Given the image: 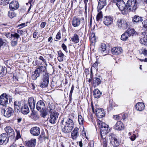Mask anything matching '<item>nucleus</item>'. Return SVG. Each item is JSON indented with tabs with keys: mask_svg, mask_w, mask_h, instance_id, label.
Instances as JSON below:
<instances>
[{
	"mask_svg": "<svg viewBox=\"0 0 147 147\" xmlns=\"http://www.w3.org/2000/svg\"><path fill=\"white\" fill-rule=\"evenodd\" d=\"M61 124L63 131L65 133H68L73 129L74 123L72 119L68 118L66 121H65L64 119L62 120Z\"/></svg>",
	"mask_w": 147,
	"mask_h": 147,
	"instance_id": "nucleus-1",
	"label": "nucleus"
},
{
	"mask_svg": "<svg viewBox=\"0 0 147 147\" xmlns=\"http://www.w3.org/2000/svg\"><path fill=\"white\" fill-rule=\"evenodd\" d=\"M46 72V68L42 66L38 67L33 72L32 75V78L33 80H36L39 77L40 74H45Z\"/></svg>",
	"mask_w": 147,
	"mask_h": 147,
	"instance_id": "nucleus-2",
	"label": "nucleus"
},
{
	"mask_svg": "<svg viewBox=\"0 0 147 147\" xmlns=\"http://www.w3.org/2000/svg\"><path fill=\"white\" fill-rule=\"evenodd\" d=\"M139 3L137 0H128L127 3V10L135 12L138 8Z\"/></svg>",
	"mask_w": 147,
	"mask_h": 147,
	"instance_id": "nucleus-3",
	"label": "nucleus"
},
{
	"mask_svg": "<svg viewBox=\"0 0 147 147\" xmlns=\"http://www.w3.org/2000/svg\"><path fill=\"white\" fill-rule=\"evenodd\" d=\"M42 79V81L40 84V86L42 88L46 87L47 86L49 81V75L46 72L43 75Z\"/></svg>",
	"mask_w": 147,
	"mask_h": 147,
	"instance_id": "nucleus-4",
	"label": "nucleus"
},
{
	"mask_svg": "<svg viewBox=\"0 0 147 147\" xmlns=\"http://www.w3.org/2000/svg\"><path fill=\"white\" fill-rule=\"evenodd\" d=\"M98 126L100 129V131L103 132L105 134H106L108 132V125L105 123L102 122L100 120L97 121Z\"/></svg>",
	"mask_w": 147,
	"mask_h": 147,
	"instance_id": "nucleus-5",
	"label": "nucleus"
},
{
	"mask_svg": "<svg viewBox=\"0 0 147 147\" xmlns=\"http://www.w3.org/2000/svg\"><path fill=\"white\" fill-rule=\"evenodd\" d=\"M109 138L111 144L114 147H117L119 144V142L116 138L115 135L113 133H110L109 135Z\"/></svg>",
	"mask_w": 147,
	"mask_h": 147,
	"instance_id": "nucleus-6",
	"label": "nucleus"
},
{
	"mask_svg": "<svg viewBox=\"0 0 147 147\" xmlns=\"http://www.w3.org/2000/svg\"><path fill=\"white\" fill-rule=\"evenodd\" d=\"M116 5L121 11H122L123 14H126L127 12V5L126 7L125 3L123 1H121V2H117Z\"/></svg>",
	"mask_w": 147,
	"mask_h": 147,
	"instance_id": "nucleus-7",
	"label": "nucleus"
},
{
	"mask_svg": "<svg viewBox=\"0 0 147 147\" xmlns=\"http://www.w3.org/2000/svg\"><path fill=\"white\" fill-rule=\"evenodd\" d=\"M13 110L11 108L8 107L5 109H2L1 112L4 116L7 117H9L13 115Z\"/></svg>",
	"mask_w": 147,
	"mask_h": 147,
	"instance_id": "nucleus-8",
	"label": "nucleus"
},
{
	"mask_svg": "<svg viewBox=\"0 0 147 147\" xmlns=\"http://www.w3.org/2000/svg\"><path fill=\"white\" fill-rule=\"evenodd\" d=\"M9 96L5 93L2 94L0 96V105H7L8 102Z\"/></svg>",
	"mask_w": 147,
	"mask_h": 147,
	"instance_id": "nucleus-9",
	"label": "nucleus"
},
{
	"mask_svg": "<svg viewBox=\"0 0 147 147\" xmlns=\"http://www.w3.org/2000/svg\"><path fill=\"white\" fill-rule=\"evenodd\" d=\"M9 137L6 134H2L0 135V144L5 145L8 142Z\"/></svg>",
	"mask_w": 147,
	"mask_h": 147,
	"instance_id": "nucleus-10",
	"label": "nucleus"
},
{
	"mask_svg": "<svg viewBox=\"0 0 147 147\" xmlns=\"http://www.w3.org/2000/svg\"><path fill=\"white\" fill-rule=\"evenodd\" d=\"M59 115V113L57 112L51 113L49 118L50 122L53 124L56 123Z\"/></svg>",
	"mask_w": 147,
	"mask_h": 147,
	"instance_id": "nucleus-11",
	"label": "nucleus"
},
{
	"mask_svg": "<svg viewBox=\"0 0 147 147\" xmlns=\"http://www.w3.org/2000/svg\"><path fill=\"white\" fill-rule=\"evenodd\" d=\"M117 24L119 28H122L125 29L127 28L128 26L126 21L122 19H118L117 21Z\"/></svg>",
	"mask_w": 147,
	"mask_h": 147,
	"instance_id": "nucleus-12",
	"label": "nucleus"
},
{
	"mask_svg": "<svg viewBox=\"0 0 147 147\" xmlns=\"http://www.w3.org/2000/svg\"><path fill=\"white\" fill-rule=\"evenodd\" d=\"M113 17L109 16H106L104 17L103 22L104 24L106 26H109L113 23Z\"/></svg>",
	"mask_w": 147,
	"mask_h": 147,
	"instance_id": "nucleus-13",
	"label": "nucleus"
},
{
	"mask_svg": "<svg viewBox=\"0 0 147 147\" xmlns=\"http://www.w3.org/2000/svg\"><path fill=\"white\" fill-rule=\"evenodd\" d=\"M30 132L33 136H38L40 134V129L38 127H34L30 129Z\"/></svg>",
	"mask_w": 147,
	"mask_h": 147,
	"instance_id": "nucleus-14",
	"label": "nucleus"
},
{
	"mask_svg": "<svg viewBox=\"0 0 147 147\" xmlns=\"http://www.w3.org/2000/svg\"><path fill=\"white\" fill-rule=\"evenodd\" d=\"M45 107L44 102L42 100H40L38 101L36 104V109L40 111H41L42 110H45Z\"/></svg>",
	"mask_w": 147,
	"mask_h": 147,
	"instance_id": "nucleus-15",
	"label": "nucleus"
},
{
	"mask_svg": "<svg viewBox=\"0 0 147 147\" xmlns=\"http://www.w3.org/2000/svg\"><path fill=\"white\" fill-rule=\"evenodd\" d=\"M95 112L96 116L99 118H102L105 115L104 110L102 108L98 109L96 108Z\"/></svg>",
	"mask_w": 147,
	"mask_h": 147,
	"instance_id": "nucleus-16",
	"label": "nucleus"
},
{
	"mask_svg": "<svg viewBox=\"0 0 147 147\" xmlns=\"http://www.w3.org/2000/svg\"><path fill=\"white\" fill-rule=\"evenodd\" d=\"M111 52L114 55H118L121 54L123 52L122 48L120 47H114L111 49Z\"/></svg>",
	"mask_w": 147,
	"mask_h": 147,
	"instance_id": "nucleus-17",
	"label": "nucleus"
},
{
	"mask_svg": "<svg viewBox=\"0 0 147 147\" xmlns=\"http://www.w3.org/2000/svg\"><path fill=\"white\" fill-rule=\"evenodd\" d=\"M5 130L7 135L13 138L15 136L14 132L13 129L10 126H7L5 128Z\"/></svg>",
	"mask_w": 147,
	"mask_h": 147,
	"instance_id": "nucleus-18",
	"label": "nucleus"
},
{
	"mask_svg": "<svg viewBox=\"0 0 147 147\" xmlns=\"http://www.w3.org/2000/svg\"><path fill=\"white\" fill-rule=\"evenodd\" d=\"M80 18L76 17H74L72 21V26L74 27L78 26L80 24Z\"/></svg>",
	"mask_w": 147,
	"mask_h": 147,
	"instance_id": "nucleus-19",
	"label": "nucleus"
},
{
	"mask_svg": "<svg viewBox=\"0 0 147 147\" xmlns=\"http://www.w3.org/2000/svg\"><path fill=\"white\" fill-rule=\"evenodd\" d=\"M36 144V140L35 139H31L25 142V144L28 147H34Z\"/></svg>",
	"mask_w": 147,
	"mask_h": 147,
	"instance_id": "nucleus-20",
	"label": "nucleus"
},
{
	"mask_svg": "<svg viewBox=\"0 0 147 147\" xmlns=\"http://www.w3.org/2000/svg\"><path fill=\"white\" fill-rule=\"evenodd\" d=\"M9 7L11 10H16L19 7L18 3L16 1H13L9 4Z\"/></svg>",
	"mask_w": 147,
	"mask_h": 147,
	"instance_id": "nucleus-21",
	"label": "nucleus"
},
{
	"mask_svg": "<svg viewBox=\"0 0 147 147\" xmlns=\"http://www.w3.org/2000/svg\"><path fill=\"white\" fill-rule=\"evenodd\" d=\"M107 5L106 0H99L98 1L97 9L100 10Z\"/></svg>",
	"mask_w": 147,
	"mask_h": 147,
	"instance_id": "nucleus-22",
	"label": "nucleus"
},
{
	"mask_svg": "<svg viewBox=\"0 0 147 147\" xmlns=\"http://www.w3.org/2000/svg\"><path fill=\"white\" fill-rule=\"evenodd\" d=\"M28 103L30 109L31 110L34 109L36 103V101L34 100V98L32 97L28 99Z\"/></svg>",
	"mask_w": 147,
	"mask_h": 147,
	"instance_id": "nucleus-23",
	"label": "nucleus"
},
{
	"mask_svg": "<svg viewBox=\"0 0 147 147\" xmlns=\"http://www.w3.org/2000/svg\"><path fill=\"white\" fill-rule=\"evenodd\" d=\"M124 127L123 123L120 121H117L114 126L115 129L118 130H121L123 129Z\"/></svg>",
	"mask_w": 147,
	"mask_h": 147,
	"instance_id": "nucleus-24",
	"label": "nucleus"
},
{
	"mask_svg": "<svg viewBox=\"0 0 147 147\" xmlns=\"http://www.w3.org/2000/svg\"><path fill=\"white\" fill-rule=\"evenodd\" d=\"M144 105L142 102L137 103L135 106L136 109L137 110L141 111L144 110Z\"/></svg>",
	"mask_w": 147,
	"mask_h": 147,
	"instance_id": "nucleus-25",
	"label": "nucleus"
},
{
	"mask_svg": "<svg viewBox=\"0 0 147 147\" xmlns=\"http://www.w3.org/2000/svg\"><path fill=\"white\" fill-rule=\"evenodd\" d=\"M79 131V129L77 128H75L72 132L71 136L72 138L74 140L76 139L78 136V132Z\"/></svg>",
	"mask_w": 147,
	"mask_h": 147,
	"instance_id": "nucleus-26",
	"label": "nucleus"
},
{
	"mask_svg": "<svg viewBox=\"0 0 147 147\" xmlns=\"http://www.w3.org/2000/svg\"><path fill=\"white\" fill-rule=\"evenodd\" d=\"M55 106L53 103H49L48 105L47 110L50 113L56 112L55 111Z\"/></svg>",
	"mask_w": 147,
	"mask_h": 147,
	"instance_id": "nucleus-27",
	"label": "nucleus"
},
{
	"mask_svg": "<svg viewBox=\"0 0 147 147\" xmlns=\"http://www.w3.org/2000/svg\"><path fill=\"white\" fill-rule=\"evenodd\" d=\"M21 112L24 114H27L29 112V109L28 106L24 105L21 109Z\"/></svg>",
	"mask_w": 147,
	"mask_h": 147,
	"instance_id": "nucleus-28",
	"label": "nucleus"
},
{
	"mask_svg": "<svg viewBox=\"0 0 147 147\" xmlns=\"http://www.w3.org/2000/svg\"><path fill=\"white\" fill-rule=\"evenodd\" d=\"M101 82V80L100 78L95 77L93 79V84L94 86H96L100 84Z\"/></svg>",
	"mask_w": 147,
	"mask_h": 147,
	"instance_id": "nucleus-29",
	"label": "nucleus"
},
{
	"mask_svg": "<svg viewBox=\"0 0 147 147\" xmlns=\"http://www.w3.org/2000/svg\"><path fill=\"white\" fill-rule=\"evenodd\" d=\"M14 105L15 111L18 112L21 107L20 102L18 101H16L14 102Z\"/></svg>",
	"mask_w": 147,
	"mask_h": 147,
	"instance_id": "nucleus-30",
	"label": "nucleus"
},
{
	"mask_svg": "<svg viewBox=\"0 0 147 147\" xmlns=\"http://www.w3.org/2000/svg\"><path fill=\"white\" fill-rule=\"evenodd\" d=\"M102 94V92L98 89H96L93 91V95L95 98H98L100 97Z\"/></svg>",
	"mask_w": 147,
	"mask_h": 147,
	"instance_id": "nucleus-31",
	"label": "nucleus"
},
{
	"mask_svg": "<svg viewBox=\"0 0 147 147\" xmlns=\"http://www.w3.org/2000/svg\"><path fill=\"white\" fill-rule=\"evenodd\" d=\"M71 39L73 42L75 43H78L79 41V36L76 34H74L71 38Z\"/></svg>",
	"mask_w": 147,
	"mask_h": 147,
	"instance_id": "nucleus-32",
	"label": "nucleus"
},
{
	"mask_svg": "<svg viewBox=\"0 0 147 147\" xmlns=\"http://www.w3.org/2000/svg\"><path fill=\"white\" fill-rule=\"evenodd\" d=\"M58 57H57V59L58 60L60 61H62L63 60V57L64 56V55L63 53L60 51L58 52Z\"/></svg>",
	"mask_w": 147,
	"mask_h": 147,
	"instance_id": "nucleus-33",
	"label": "nucleus"
},
{
	"mask_svg": "<svg viewBox=\"0 0 147 147\" xmlns=\"http://www.w3.org/2000/svg\"><path fill=\"white\" fill-rule=\"evenodd\" d=\"M18 37H13V39L11 42V45L12 46H16L17 44L18 38L20 37V35L18 34Z\"/></svg>",
	"mask_w": 147,
	"mask_h": 147,
	"instance_id": "nucleus-34",
	"label": "nucleus"
},
{
	"mask_svg": "<svg viewBox=\"0 0 147 147\" xmlns=\"http://www.w3.org/2000/svg\"><path fill=\"white\" fill-rule=\"evenodd\" d=\"M132 21L134 22H138L140 21H142V19L140 17L135 15L133 18Z\"/></svg>",
	"mask_w": 147,
	"mask_h": 147,
	"instance_id": "nucleus-35",
	"label": "nucleus"
},
{
	"mask_svg": "<svg viewBox=\"0 0 147 147\" xmlns=\"http://www.w3.org/2000/svg\"><path fill=\"white\" fill-rule=\"evenodd\" d=\"M17 32L20 34L21 36L23 37H25L27 35V31L25 30L23 31L22 30H18L17 31Z\"/></svg>",
	"mask_w": 147,
	"mask_h": 147,
	"instance_id": "nucleus-36",
	"label": "nucleus"
},
{
	"mask_svg": "<svg viewBox=\"0 0 147 147\" xmlns=\"http://www.w3.org/2000/svg\"><path fill=\"white\" fill-rule=\"evenodd\" d=\"M126 32H127L128 35L129 37L131 35H133L136 34V31L133 29H128Z\"/></svg>",
	"mask_w": 147,
	"mask_h": 147,
	"instance_id": "nucleus-37",
	"label": "nucleus"
},
{
	"mask_svg": "<svg viewBox=\"0 0 147 147\" xmlns=\"http://www.w3.org/2000/svg\"><path fill=\"white\" fill-rule=\"evenodd\" d=\"M6 36L9 38H13V37H18V34L17 33H14L11 34L10 33H8L6 34Z\"/></svg>",
	"mask_w": 147,
	"mask_h": 147,
	"instance_id": "nucleus-38",
	"label": "nucleus"
},
{
	"mask_svg": "<svg viewBox=\"0 0 147 147\" xmlns=\"http://www.w3.org/2000/svg\"><path fill=\"white\" fill-rule=\"evenodd\" d=\"M129 37L127 32L125 31L121 35V39L123 41H125L128 39Z\"/></svg>",
	"mask_w": 147,
	"mask_h": 147,
	"instance_id": "nucleus-39",
	"label": "nucleus"
},
{
	"mask_svg": "<svg viewBox=\"0 0 147 147\" xmlns=\"http://www.w3.org/2000/svg\"><path fill=\"white\" fill-rule=\"evenodd\" d=\"M139 53L140 54H143L146 56L147 55V50L145 48H142L139 50Z\"/></svg>",
	"mask_w": 147,
	"mask_h": 147,
	"instance_id": "nucleus-40",
	"label": "nucleus"
},
{
	"mask_svg": "<svg viewBox=\"0 0 147 147\" xmlns=\"http://www.w3.org/2000/svg\"><path fill=\"white\" fill-rule=\"evenodd\" d=\"M90 42L92 43H95L96 42V38L95 34L92 33L90 38Z\"/></svg>",
	"mask_w": 147,
	"mask_h": 147,
	"instance_id": "nucleus-41",
	"label": "nucleus"
},
{
	"mask_svg": "<svg viewBox=\"0 0 147 147\" xmlns=\"http://www.w3.org/2000/svg\"><path fill=\"white\" fill-rule=\"evenodd\" d=\"M101 136L102 138V139L101 142L102 143L103 147H107V139L105 138H102V135H101Z\"/></svg>",
	"mask_w": 147,
	"mask_h": 147,
	"instance_id": "nucleus-42",
	"label": "nucleus"
},
{
	"mask_svg": "<svg viewBox=\"0 0 147 147\" xmlns=\"http://www.w3.org/2000/svg\"><path fill=\"white\" fill-rule=\"evenodd\" d=\"M106 49V45L104 43L101 44L100 47L99 48V49L102 52H104Z\"/></svg>",
	"mask_w": 147,
	"mask_h": 147,
	"instance_id": "nucleus-43",
	"label": "nucleus"
},
{
	"mask_svg": "<svg viewBox=\"0 0 147 147\" xmlns=\"http://www.w3.org/2000/svg\"><path fill=\"white\" fill-rule=\"evenodd\" d=\"M102 18V14L101 11H100L97 14L96 17V20L98 22L100 20H101Z\"/></svg>",
	"mask_w": 147,
	"mask_h": 147,
	"instance_id": "nucleus-44",
	"label": "nucleus"
},
{
	"mask_svg": "<svg viewBox=\"0 0 147 147\" xmlns=\"http://www.w3.org/2000/svg\"><path fill=\"white\" fill-rule=\"evenodd\" d=\"M140 43L145 45H147V39L145 37L141 38L140 40Z\"/></svg>",
	"mask_w": 147,
	"mask_h": 147,
	"instance_id": "nucleus-45",
	"label": "nucleus"
},
{
	"mask_svg": "<svg viewBox=\"0 0 147 147\" xmlns=\"http://www.w3.org/2000/svg\"><path fill=\"white\" fill-rule=\"evenodd\" d=\"M31 118L33 119L34 120H37L39 118V116L36 113H32Z\"/></svg>",
	"mask_w": 147,
	"mask_h": 147,
	"instance_id": "nucleus-46",
	"label": "nucleus"
},
{
	"mask_svg": "<svg viewBox=\"0 0 147 147\" xmlns=\"http://www.w3.org/2000/svg\"><path fill=\"white\" fill-rule=\"evenodd\" d=\"M16 16V14L13 11H9L8 13V16L11 18H13Z\"/></svg>",
	"mask_w": 147,
	"mask_h": 147,
	"instance_id": "nucleus-47",
	"label": "nucleus"
},
{
	"mask_svg": "<svg viewBox=\"0 0 147 147\" xmlns=\"http://www.w3.org/2000/svg\"><path fill=\"white\" fill-rule=\"evenodd\" d=\"M5 75V73L3 67L2 66L0 65V77L3 76Z\"/></svg>",
	"mask_w": 147,
	"mask_h": 147,
	"instance_id": "nucleus-48",
	"label": "nucleus"
},
{
	"mask_svg": "<svg viewBox=\"0 0 147 147\" xmlns=\"http://www.w3.org/2000/svg\"><path fill=\"white\" fill-rule=\"evenodd\" d=\"M78 121L79 123L80 124H83V122L84 121V119L82 118L81 115H79L78 116Z\"/></svg>",
	"mask_w": 147,
	"mask_h": 147,
	"instance_id": "nucleus-49",
	"label": "nucleus"
},
{
	"mask_svg": "<svg viewBox=\"0 0 147 147\" xmlns=\"http://www.w3.org/2000/svg\"><path fill=\"white\" fill-rule=\"evenodd\" d=\"M9 1L8 0H0V4L1 5H4L6 3L8 4Z\"/></svg>",
	"mask_w": 147,
	"mask_h": 147,
	"instance_id": "nucleus-50",
	"label": "nucleus"
},
{
	"mask_svg": "<svg viewBox=\"0 0 147 147\" xmlns=\"http://www.w3.org/2000/svg\"><path fill=\"white\" fill-rule=\"evenodd\" d=\"M41 113V116L43 117H45L47 115V113L46 112V109L45 110H42L40 111Z\"/></svg>",
	"mask_w": 147,
	"mask_h": 147,
	"instance_id": "nucleus-51",
	"label": "nucleus"
},
{
	"mask_svg": "<svg viewBox=\"0 0 147 147\" xmlns=\"http://www.w3.org/2000/svg\"><path fill=\"white\" fill-rule=\"evenodd\" d=\"M6 43L5 42L4 40H3V39L0 38V48L3 45H6Z\"/></svg>",
	"mask_w": 147,
	"mask_h": 147,
	"instance_id": "nucleus-52",
	"label": "nucleus"
},
{
	"mask_svg": "<svg viewBox=\"0 0 147 147\" xmlns=\"http://www.w3.org/2000/svg\"><path fill=\"white\" fill-rule=\"evenodd\" d=\"M74 86L73 85H72V87H71V90L70 91V94H69V98H71V97L72 95V93L73 92V90H74Z\"/></svg>",
	"mask_w": 147,
	"mask_h": 147,
	"instance_id": "nucleus-53",
	"label": "nucleus"
},
{
	"mask_svg": "<svg viewBox=\"0 0 147 147\" xmlns=\"http://www.w3.org/2000/svg\"><path fill=\"white\" fill-rule=\"evenodd\" d=\"M142 24L144 27L147 28V20L143 21L142 22Z\"/></svg>",
	"mask_w": 147,
	"mask_h": 147,
	"instance_id": "nucleus-54",
	"label": "nucleus"
},
{
	"mask_svg": "<svg viewBox=\"0 0 147 147\" xmlns=\"http://www.w3.org/2000/svg\"><path fill=\"white\" fill-rule=\"evenodd\" d=\"M16 131L17 134L16 138H17V139H18L21 137L20 131H18L17 130H16Z\"/></svg>",
	"mask_w": 147,
	"mask_h": 147,
	"instance_id": "nucleus-55",
	"label": "nucleus"
},
{
	"mask_svg": "<svg viewBox=\"0 0 147 147\" xmlns=\"http://www.w3.org/2000/svg\"><path fill=\"white\" fill-rule=\"evenodd\" d=\"M61 33L59 32L57 34L56 36V39L59 40L61 38Z\"/></svg>",
	"mask_w": 147,
	"mask_h": 147,
	"instance_id": "nucleus-56",
	"label": "nucleus"
},
{
	"mask_svg": "<svg viewBox=\"0 0 147 147\" xmlns=\"http://www.w3.org/2000/svg\"><path fill=\"white\" fill-rule=\"evenodd\" d=\"M61 47L63 48V49L66 52H67V47L64 43H63L61 45Z\"/></svg>",
	"mask_w": 147,
	"mask_h": 147,
	"instance_id": "nucleus-57",
	"label": "nucleus"
},
{
	"mask_svg": "<svg viewBox=\"0 0 147 147\" xmlns=\"http://www.w3.org/2000/svg\"><path fill=\"white\" fill-rule=\"evenodd\" d=\"M27 26V24L25 23H22L18 26V27H20L19 28H22L25 26Z\"/></svg>",
	"mask_w": 147,
	"mask_h": 147,
	"instance_id": "nucleus-58",
	"label": "nucleus"
},
{
	"mask_svg": "<svg viewBox=\"0 0 147 147\" xmlns=\"http://www.w3.org/2000/svg\"><path fill=\"white\" fill-rule=\"evenodd\" d=\"M113 118L115 120H118L120 119V116L119 115H114Z\"/></svg>",
	"mask_w": 147,
	"mask_h": 147,
	"instance_id": "nucleus-59",
	"label": "nucleus"
},
{
	"mask_svg": "<svg viewBox=\"0 0 147 147\" xmlns=\"http://www.w3.org/2000/svg\"><path fill=\"white\" fill-rule=\"evenodd\" d=\"M136 136L134 135L133 134V136H132L130 138V139L132 141H134L135 140L136 138Z\"/></svg>",
	"mask_w": 147,
	"mask_h": 147,
	"instance_id": "nucleus-60",
	"label": "nucleus"
},
{
	"mask_svg": "<svg viewBox=\"0 0 147 147\" xmlns=\"http://www.w3.org/2000/svg\"><path fill=\"white\" fill-rule=\"evenodd\" d=\"M38 34V32H35L33 34V37L34 38H36Z\"/></svg>",
	"mask_w": 147,
	"mask_h": 147,
	"instance_id": "nucleus-61",
	"label": "nucleus"
},
{
	"mask_svg": "<svg viewBox=\"0 0 147 147\" xmlns=\"http://www.w3.org/2000/svg\"><path fill=\"white\" fill-rule=\"evenodd\" d=\"M39 59L42 60L45 63L46 62L45 59H44L42 56H40L39 58Z\"/></svg>",
	"mask_w": 147,
	"mask_h": 147,
	"instance_id": "nucleus-62",
	"label": "nucleus"
},
{
	"mask_svg": "<svg viewBox=\"0 0 147 147\" xmlns=\"http://www.w3.org/2000/svg\"><path fill=\"white\" fill-rule=\"evenodd\" d=\"M46 23L45 22H42L40 24L41 27L42 28H44L45 27L46 25Z\"/></svg>",
	"mask_w": 147,
	"mask_h": 147,
	"instance_id": "nucleus-63",
	"label": "nucleus"
},
{
	"mask_svg": "<svg viewBox=\"0 0 147 147\" xmlns=\"http://www.w3.org/2000/svg\"><path fill=\"white\" fill-rule=\"evenodd\" d=\"M79 145L80 147H82V141H80L79 142Z\"/></svg>",
	"mask_w": 147,
	"mask_h": 147,
	"instance_id": "nucleus-64",
	"label": "nucleus"
}]
</instances>
